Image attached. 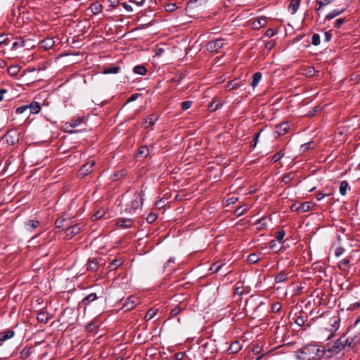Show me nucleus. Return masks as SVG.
Segmentation results:
<instances>
[{
	"instance_id": "26",
	"label": "nucleus",
	"mask_w": 360,
	"mask_h": 360,
	"mask_svg": "<svg viewBox=\"0 0 360 360\" xmlns=\"http://www.w3.org/2000/svg\"><path fill=\"white\" fill-rule=\"evenodd\" d=\"M349 188V184L346 181H342L340 185V193L342 195H346L347 190Z\"/></svg>"
},
{
	"instance_id": "22",
	"label": "nucleus",
	"mask_w": 360,
	"mask_h": 360,
	"mask_svg": "<svg viewBox=\"0 0 360 360\" xmlns=\"http://www.w3.org/2000/svg\"><path fill=\"white\" fill-rule=\"evenodd\" d=\"M39 226V221L36 220H30L26 222V227L27 231H32Z\"/></svg>"
},
{
	"instance_id": "34",
	"label": "nucleus",
	"mask_w": 360,
	"mask_h": 360,
	"mask_svg": "<svg viewBox=\"0 0 360 360\" xmlns=\"http://www.w3.org/2000/svg\"><path fill=\"white\" fill-rule=\"evenodd\" d=\"M349 263V260L347 259H344L342 260H341L339 263H338V267L342 270V271H346L347 270V266L348 265V264Z\"/></svg>"
},
{
	"instance_id": "37",
	"label": "nucleus",
	"mask_w": 360,
	"mask_h": 360,
	"mask_svg": "<svg viewBox=\"0 0 360 360\" xmlns=\"http://www.w3.org/2000/svg\"><path fill=\"white\" fill-rule=\"evenodd\" d=\"M285 235V232L283 230L279 231L276 234V241L281 243Z\"/></svg>"
},
{
	"instance_id": "45",
	"label": "nucleus",
	"mask_w": 360,
	"mask_h": 360,
	"mask_svg": "<svg viewBox=\"0 0 360 360\" xmlns=\"http://www.w3.org/2000/svg\"><path fill=\"white\" fill-rule=\"evenodd\" d=\"M157 219V215L154 213H150L146 217V221L148 223H153Z\"/></svg>"
},
{
	"instance_id": "60",
	"label": "nucleus",
	"mask_w": 360,
	"mask_h": 360,
	"mask_svg": "<svg viewBox=\"0 0 360 360\" xmlns=\"http://www.w3.org/2000/svg\"><path fill=\"white\" fill-rule=\"evenodd\" d=\"M331 37H332V35L329 32H326L323 34L324 41L326 42L330 41L331 39Z\"/></svg>"
},
{
	"instance_id": "64",
	"label": "nucleus",
	"mask_w": 360,
	"mask_h": 360,
	"mask_svg": "<svg viewBox=\"0 0 360 360\" xmlns=\"http://www.w3.org/2000/svg\"><path fill=\"white\" fill-rule=\"evenodd\" d=\"M96 328V326H95L93 323H90L86 325V330L89 331H93Z\"/></svg>"
},
{
	"instance_id": "13",
	"label": "nucleus",
	"mask_w": 360,
	"mask_h": 360,
	"mask_svg": "<svg viewBox=\"0 0 360 360\" xmlns=\"http://www.w3.org/2000/svg\"><path fill=\"white\" fill-rule=\"evenodd\" d=\"M158 120V116H156L155 115H150L146 117L145 120V124L146 127H152L154 125V124L156 122V121Z\"/></svg>"
},
{
	"instance_id": "4",
	"label": "nucleus",
	"mask_w": 360,
	"mask_h": 360,
	"mask_svg": "<svg viewBox=\"0 0 360 360\" xmlns=\"http://www.w3.org/2000/svg\"><path fill=\"white\" fill-rule=\"evenodd\" d=\"M143 198L141 193H136L133 198L130 202V205H129L127 210H129V212H131V210H136L139 207H140L143 204Z\"/></svg>"
},
{
	"instance_id": "49",
	"label": "nucleus",
	"mask_w": 360,
	"mask_h": 360,
	"mask_svg": "<svg viewBox=\"0 0 360 360\" xmlns=\"http://www.w3.org/2000/svg\"><path fill=\"white\" fill-rule=\"evenodd\" d=\"M221 266H222V264L217 266L215 264H213L210 266V270L216 273V272H218L221 269Z\"/></svg>"
},
{
	"instance_id": "5",
	"label": "nucleus",
	"mask_w": 360,
	"mask_h": 360,
	"mask_svg": "<svg viewBox=\"0 0 360 360\" xmlns=\"http://www.w3.org/2000/svg\"><path fill=\"white\" fill-rule=\"evenodd\" d=\"M340 324V316H331L329 318L328 321V324L326 326V329L328 331L331 332V333H335L338 330Z\"/></svg>"
},
{
	"instance_id": "42",
	"label": "nucleus",
	"mask_w": 360,
	"mask_h": 360,
	"mask_svg": "<svg viewBox=\"0 0 360 360\" xmlns=\"http://www.w3.org/2000/svg\"><path fill=\"white\" fill-rule=\"evenodd\" d=\"M96 299V293H91L89 294V295H87L84 300H83V302H91V301H94Z\"/></svg>"
},
{
	"instance_id": "36",
	"label": "nucleus",
	"mask_w": 360,
	"mask_h": 360,
	"mask_svg": "<svg viewBox=\"0 0 360 360\" xmlns=\"http://www.w3.org/2000/svg\"><path fill=\"white\" fill-rule=\"evenodd\" d=\"M311 44L314 46L320 44V36L319 34H314L311 37Z\"/></svg>"
},
{
	"instance_id": "33",
	"label": "nucleus",
	"mask_w": 360,
	"mask_h": 360,
	"mask_svg": "<svg viewBox=\"0 0 360 360\" xmlns=\"http://www.w3.org/2000/svg\"><path fill=\"white\" fill-rule=\"evenodd\" d=\"M334 1V0H316V3L319 5L318 10L321 9L323 6H326Z\"/></svg>"
},
{
	"instance_id": "44",
	"label": "nucleus",
	"mask_w": 360,
	"mask_h": 360,
	"mask_svg": "<svg viewBox=\"0 0 360 360\" xmlns=\"http://www.w3.org/2000/svg\"><path fill=\"white\" fill-rule=\"evenodd\" d=\"M191 105H192V101H184L181 104V108L184 110H188V108H190Z\"/></svg>"
},
{
	"instance_id": "6",
	"label": "nucleus",
	"mask_w": 360,
	"mask_h": 360,
	"mask_svg": "<svg viewBox=\"0 0 360 360\" xmlns=\"http://www.w3.org/2000/svg\"><path fill=\"white\" fill-rule=\"evenodd\" d=\"M82 230V226L79 224H75L68 227L65 229L66 237L71 238L74 236L78 234Z\"/></svg>"
},
{
	"instance_id": "59",
	"label": "nucleus",
	"mask_w": 360,
	"mask_h": 360,
	"mask_svg": "<svg viewBox=\"0 0 360 360\" xmlns=\"http://www.w3.org/2000/svg\"><path fill=\"white\" fill-rule=\"evenodd\" d=\"M276 33V31H274L273 29H268L265 32V35L269 37H271L274 36Z\"/></svg>"
},
{
	"instance_id": "20",
	"label": "nucleus",
	"mask_w": 360,
	"mask_h": 360,
	"mask_svg": "<svg viewBox=\"0 0 360 360\" xmlns=\"http://www.w3.org/2000/svg\"><path fill=\"white\" fill-rule=\"evenodd\" d=\"M262 77V76L260 72H255L252 76V81L251 83V86L253 88H255L257 86V84H259V82L261 81Z\"/></svg>"
},
{
	"instance_id": "40",
	"label": "nucleus",
	"mask_w": 360,
	"mask_h": 360,
	"mask_svg": "<svg viewBox=\"0 0 360 360\" xmlns=\"http://www.w3.org/2000/svg\"><path fill=\"white\" fill-rule=\"evenodd\" d=\"M25 45V41L22 40V39H19L18 41H15L13 44V49H17V48H19V47H24Z\"/></svg>"
},
{
	"instance_id": "38",
	"label": "nucleus",
	"mask_w": 360,
	"mask_h": 360,
	"mask_svg": "<svg viewBox=\"0 0 360 360\" xmlns=\"http://www.w3.org/2000/svg\"><path fill=\"white\" fill-rule=\"evenodd\" d=\"M281 309V304L280 302H275L271 305V312L278 313Z\"/></svg>"
},
{
	"instance_id": "39",
	"label": "nucleus",
	"mask_w": 360,
	"mask_h": 360,
	"mask_svg": "<svg viewBox=\"0 0 360 360\" xmlns=\"http://www.w3.org/2000/svg\"><path fill=\"white\" fill-rule=\"evenodd\" d=\"M294 178V175L292 174H285L283 179H282V181L287 184H289Z\"/></svg>"
},
{
	"instance_id": "63",
	"label": "nucleus",
	"mask_w": 360,
	"mask_h": 360,
	"mask_svg": "<svg viewBox=\"0 0 360 360\" xmlns=\"http://www.w3.org/2000/svg\"><path fill=\"white\" fill-rule=\"evenodd\" d=\"M270 248L274 251H278V250L276 248V240H273L270 242Z\"/></svg>"
},
{
	"instance_id": "58",
	"label": "nucleus",
	"mask_w": 360,
	"mask_h": 360,
	"mask_svg": "<svg viewBox=\"0 0 360 360\" xmlns=\"http://www.w3.org/2000/svg\"><path fill=\"white\" fill-rule=\"evenodd\" d=\"M245 210L246 208H244L243 206H240L236 210L235 212L237 215L240 216L244 213Z\"/></svg>"
},
{
	"instance_id": "15",
	"label": "nucleus",
	"mask_w": 360,
	"mask_h": 360,
	"mask_svg": "<svg viewBox=\"0 0 360 360\" xmlns=\"http://www.w3.org/2000/svg\"><path fill=\"white\" fill-rule=\"evenodd\" d=\"M15 335L14 331L13 330H6L0 333V341H6L11 338H13Z\"/></svg>"
},
{
	"instance_id": "43",
	"label": "nucleus",
	"mask_w": 360,
	"mask_h": 360,
	"mask_svg": "<svg viewBox=\"0 0 360 360\" xmlns=\"http://www.w3.org/2000/svg\"><path fill=\"white\" fill-rule=\"evenodd\" d=\"M166 11L172 12L176 9V6L174 4H168L165 6Z\"/></svg>"
},
{
	"instance_id": "28",
	"label": "nucleus",
	"mask_w": 360,
	"mask_h": 360,
	"mask_svg": "<svg viewBox=\"0 0 360 360\" xmlns=\"http://www.w3.org/2000/svg\"><path fill=\"white\" fill-rule=\"evenodd\" d=\"M314 143L312 141H310V142L302 144L300 146V151L302 153H305L307 150H309L310 148H314Z\"/></svg>"
},
{
	"instance_id": "1",
	"label": "nucleus",
	"mask_w": 360,
	"mask_h": 360,
	"mask_svg": "<svg viewBox=\"0 0 360 360\" xmlns=\"http://www.w3.org/2000/svg\"><path fill=\"white\" fill-rule=\"evenodd\" d=\"M324 352V349L316 345H308L300 349L295 356L297 360H319Z\"/></svg>"
},
{
	"instance_id": "52",
	"label": "nucleus",
	"mask_w": 360,
	"mask_h": 360,
	"mask_svg": "<svg viewBox=\"0 0 360 360\" xmlns=\"http://www.w3.org/2000/svg\"><path fill=\"white\" fill-rule=\"evenodd\" d=\"M19 71L18 66H13L9 68L8 72L11 75H15Z\"/></svg>"
},
{
	"instance_id": "53",
	"label": "nucleus",
	"mask_w": 360,
	"mask_h": 360,
	"mask_svg": "<svg viewBox=\"0 0 360 360\" xmlns=\"http://www.w3.org/2000/svg\"><path fill=\"white\" fill-rule=\"evenodd\" d=\"M314 73H315L314 68L310 67V68L307 69L305 74H306L307 76L311 77V76H313L314 75Z\"/></svg>"
},
{
	"instance_id": "51",
	"label": "nucleus",
	"mask_w": 360,
	"mask_h": 360,
	"mask_svg": "<svg viewBox=\"0 0 360 360\" xmlns=\"http://www.w3.org/2000/svg\"><path fill=\"white\" fill-rule=\"evenodd\" d=\"M37 319L39 322L46 323L49 321L50 316H37Z\"/></svg>"
},
{
	"instance_id": "8",
	"label": "nucleus",
	"mask_w": 360,
	"mask_h": 360,
	"mask_svg": "<svg viewBox=\"0 0 360 360\" xmlns=\"http://www.w3.org/2000/svg\"><path fill=\"white\" fill-rule=\"evenodd\" d=\"M136 297H129L122 307L123 312L125 313L134 309L136 304Z\"/></svg>"
},
{
	"instance_id": "19",
	"label": "nucleus",
	"mask_w": 360,
	"mask_h": 360,
	"mask_svg": "<svg viewBox=\"0 0 360 360\" xmlns=\"http://www.w3.org/2000/svg\"><path fill=\"white\" fill-rule=\"evenodd\" d=\"M304 317L307 318V316H289V318H291L290 321H293L298 326L304 325L305 322Z\"/></svg>"
},
{
	"instance_id": "29",
	"label": "nucleus",
	"mask_w": 360,
	"mask_h": 360,
	"mask_svg": "<svg viewBox=\"0 0 360 360\" xmlns=\"http://www.w3.org/2000/svg\"><path fill=\"white\" fill-rule=\"evenodd\" d=\"M134 71L136 74L144 75L147 70L146 68L143 65H136L134 68Z\"/></svg>"
},
{
	"instance_id": "62",
	"label": "nucleus",
	"mask_w": 360,
	"mask_h": 360,
	"mask_svg": "<svg viewBox=\"0 0 360 360\" xmlns=\"http://www.w3.org/2000/svg\"><path fill=\"white\" fill-rule=\"evenodd\" d=\"M122 7H123L126 11H127L128 12H131V11H132V10H133V9H132V7H131L129 4H128L127 3H126V2L122 3Z\"/></svg>"
},
{
	"instance_id": "41",
	"label": "nucleus",
	"mask_w": 360,
	"mask_h": 360,
	"mask_svg": "<svg viewBox=\"0 0 360 360\" xmlns=\"http://www.w3.org/2000/svg\"><path fill=\"white\" fill-rule=\"evenodd\" d=\"M73 126L71 124L70 122H66L64 126H63V129L64 131H67V132H70V133H72L74 132L73 131Z\"/></svg>"
},
{
	"instance_id": "7",
	"label": "nucleus",
	"mask_w": 360,
	"mask_h": 360,
	"mask_svg": "<svg viewBox=\"0 0 360 360\" xmlns=\"http://www.w3.org/2000/svg\"><path fill=\"white\" fill-rule=\"evenodd\" d=\"M95 165L94 160H90L82 166L79 170V176H84L91 172L93 166Z\"/></svg>"
},
{
	"instance_id": "56",
	"label": "nucleus",
	"mask_w": 360,
	"mask_h": 360,
	"mask_svg": "<svg viewBox=\"0 0 360 360\" xmlns=\"http://www.w3.org/2000/svg\"><path fill=\"white\" fill-rule=\"evenodd\" d=\"M105 214L104 211L98 210L94 214V217L96 219L102 218Z\"/></svg>"
},
{
	"instance_id": "27",
	"label": "nucleus",
	"mask_w": 360,
	"mask_h": 360,
	"mask_svg": "<svg viewBox=\"0 0 360 360\" xmlns=\"http://www.w3.org/2000/svg\"><path fill=\"white\" fill-rule=\"evenodd\" d=\"M148 153H149L148 148L146 146H143L140 147L139 149L138 156L140 158H145L148 155Z\"/></svg>"
},
{
	"instance_id": "50",
	"label": "nucleus",
	"mask_w": 360,
	"mask_h": 360,
	"mask_svg": "<svg viewBox=\"0 0 360 360\" xmlns=\"http://www.w3.org/2000/svg\"><path fill=\"white\" fill-rule=\"evenodd\" d=\"M345 22V18H338L334 22V27L338 28L340 27Z\"/></svg>"
},
{
	"instance_id": "21",
	"label": "nucleus",
	"mask_w": 360,
	"mask_h": 360,
	"mask_svg": "<svg viewBox=\"0 0 360 360\" xmlns=\"http://www.w3.org/2000/svg\"><path fill=\"white\" fill-rule=\"evenodd\" d=\"M345 11V9H335V10H333L332 11H330L328 14L326 15V20H331L333 18H334L335 17H336L337 15L341 14L342 13H343V11Z\"/></svg>"
},
{
	"instance_id": "25",
	"label": "nucleus",
	"mask_w": 360,
	"mask_h": 360,
	"mask_svg": "<svg viewBox=\"0 0 360 360\" xmlns=\"http://www.w3.org/2000/svg\"><path fill=\"white\" fill-rule=\"evenodd\" d=\"M240 349H241V347H240V343L238 342H235L230 345V347L229 348V351L231 353H236L238 351H240Z\"/></svg>"
},
{
	"instance_id": "57",
	"label": "nucleus",
	"mask_w": 360,
	"mask_h": 360,
	"mask_svg": "<svg viewBox=\"0 0 360 360\" xmlns=\"http://www.w3.org/2000/svg\"><path fill=\"white\" fill-rule=\"evenodd\" d=\"M27 110H28L27 105L20 106L16 109V112L18 114H22Z\"/></svg>"
},
{
	"instance_id": "48",
	"label": "nucleus",
	"mask_w": 360,
	"mask_h": 360,
	"mask_svg": "<svg viewBox=\"0 0 360 360\" xmlns=\"http://www.w3.org/2000/svg\"><path fill=\"white\" fill-rule=\"evenodd\" d=\"M283 156V153H282L281 152H279V153H277L276 154H275L273 157H272V160L276 162L277 161H278L279 160H281L282 158V157Z\"/></svg>"
},
{
	"instance_id": "16",
	"label": "nucleus",
	"mask_w": 360,
	"mask_h": 360,
	"mask_svg": "<svg viewBox=\"0 0 360 360\" xmlns=\"http://www.w3.org/2000/svg\"><path fill=\"white\" fill-rule=\"evenodd\" d=\"M102 8V5L98 2L91 4L89 8V9L93 13V14H97L100 13Z\"/></svg>"
},
{
	"instance_id": "47",
	"label": "nucleus",
	"mask_w": 360,
	"mask_h": 360,
	"mask_svg": "<svg viewBox=\"0 0 360 360\" xmlns=\"http://www.w3.org/2000/svg\"><path fill=\"white\" fill-rule=\"evenodd\" d=\"M344 248H342V247H337L335 249V255L336 257H340V255H342L344 252Z\"/></svg>"
},
{
	"instance_id": "10",
	"label": "nucleus",
	"mask_w": 360,
	"mask_h": 360,
	"mask_svg": "<svg viewBox=\"0 0 360 360\" xmlns=\"http://www.w3.org/2000/svg\"><path fill=\"white\" fill-rule=\"evenodd\" d=\"M117 224L120 228L129 229L132 227L134 223L131 219H121L118 220Z\"/></svg>"
},
{
	"instance_id": "24",
	"label": "nucleus",
	"mask_w": 360,
	"mask_h": 360,
	"mask_svg": "<svg viewBox=\"0 0 360 360\" xmlns=\"http://www.w3.org/2000/svg\"><path fill=\"white\" fill-rule=\"evenodd\" d=\"M240 86V82L239 81L235 79V80H232V81L229 82L227 84L226 89L228 90H232V89H238Z\"/></svg>"
},
{
	"instance_id": "9",
	"label": "nucleus",
	"mask_w": 360,
	"mask_h": 360,
	"mask_svg": "<svg viewBox=\"0 0 360 360\" xmlns=\"http://www.w3.org/2000/svg\"><path fill=\"white\" fill-rule=\"evenodd\" d=\"M266 25V18L265 17H259L255 19L252 23V27L255 30H259Z\"/></svg>"
},
{
	"instance_id": "23",
	"label": "nucleus",
	"mask_w": 360,
	"mask_h": 360,
	"mask_svg": "<svg viewBox=\"0 0 360 360\" xmlns=\"http://www.w3.org/2000/svg\"><path fill=\"white\" fill-rule=\"evenodd\" d=\"M288 278V274L285 271H281L276 275L275 281L276 283H281L286 281Z\"/></svg>"
},
{
	"instance_id": "30",
	"label": "nucleus",
	"mask_w": 360,
	"mask_h": 360,
	"mask_svg": "<svg viewBox=\"0 0 360 360\" xmlns=\"http://www.w3.org/2000/svg\"><path fill=\"white\" fill-rule=\"evenodd\" d=\"M120 69V68L117 67V66L112 67V68H110L105 69L103 71V73L105 74V75H108V74H117L119 72Z\"/></svg>"
},
{
	"instance_id": "17",
	"label": "nucleus",
	"mask_w": 360,
	"mask_h": 360,
	"mask_svg": "<svg viewBox=\"0 0 360 360\" xmlns=\"http://www.w3.org/2000/svg\"><path fill=\"white\" fill-rule=\"evenodd\" d=\"M55 42L53 38H46L41 41L42 46L45 49H49L52 48Z\"/></svg>"
},
{
	"instance_id": "55",
	"label": "nucleus",
	"mask_w": 360,
	"mask_h": 360,
	"mask_svg": "<svg viewBox=\"0 0 360 360\" xmlns=\"http://www.w3.org/2000/svg\"><path fill=\"white\" fill-rule=\"evenodd\" d=\"M159 312V309H154V308H151L150 309H148L146 312V315H151V316H153V315H156Z\"/></svg>"
},
{
	"instance_id": "11",
	"label": "nucleus",
	"mask_w": 360,
	"mask_h": 360,
	"mask_svg": "<svg viewBox=\"0 0 360 360\" xmlns=\"http://www.w3.org/2000/svg\"><path fill=\"white\" fill-rule=\"evenodd\" d=\"M289 130V125L288 122H283L276 126V132L278 136L286 134Z\"/></svg>"
},
{
	"instance_id": "35",
	"label": "nucleus",
	"mask_w": 360,
	"mask_h": 360,
	"mask_svg": "<svg viewBox=\"0 0 360 360\" xmlns=\"http://www.w3.org/2000/svg\"><path fill=\"white\" fill-rule=\"evenodd\" d=\"M259 259V258L257 254H250L247 258V261L251 264L256 263Z\"/></svg>"
},
{
	"instance_id": "14",
	"label": "nucleus",
	"mask_w": 360,
	"mask_h": 360,
	"mask_svg": "<svg viewBox=\"0 0 360 360\" xmlns=\"http://www.w3.org/2000/svg\"><path fill=\"white\" fill-rule=\"evenodd\" d=\"M28 110H30V113L37 114L41 110V105L37 102H32L31 104L27 105Z\"/></svg>"
},
{
	"instance_id": "61",
	"label": "nucleus",
	"mask_w": 360,
	"mask_h": 360,
	"mask_svg": "<svg viewBox=\"0 0 360 360\" xmlns=\"http://www.w3.org/2000/svg\"><path fill=\"white\" fill-rule=\"evenodd\" d=\"M181 312V311L180 307H175L173 309H172V311H170V315H173V316L178 315Z\"/></svg>"
},
{
	"instance_id": "2",
	"label": "nucleus",
	"mask_w": 360,
	"mask_h": 360,
	"mask_svg": "<svg viewBox=\"0 0 360 360\" xmlns=\"http://www.w3.org/2000/svg\"><path fill=\"white\" fill-rule=\"evenodd\" d=\"M347 347L349 348V344L347 335H345L341 336L335 342L333 345L330 349H328V352L332 354H337L340 351L346 349Z\"/></svg>"
},
{
	"instance_id": "3",
	"label": "nucleus",
	"mask_w": 360,
	"mask_h": 360,
	"mask_svg": "<svg viewBox=\"0 0 360 360\" xmlns=\"http://www.w3.org/2000/svg\"><path fill=\"white\" fill-rule=\"evenodd\" d=\"M225 45L224 39H217L215 40L210 41L206 45L207 50L211 52H218Z\"/></svg>"
},
{
	"instance_id": "12",
	"label": "nucleus",
	"mask_w": 360,
	"mask_h": 360,
	"mask_svg": "<svg viewBox=\"0 0 360 360\" xmlns=\"http://www.w3.org/2000/svg\"><path fill=\"white\" fill-rule=\"evenodd\" d=\"M349 344V348L354 347L357 345H360V334L354 335L353 336H347Z\"/></svg>"
},
{
	"instance_id": "31",
	"label": "nucleus",
	"mask_w": 360,
	"mask_h": 360,
	"mask_svg": "<svg viewBox=\"0 0 360 360\" xmlns=\"http://www.w3.org/2000/svg\"><path fill=\"white\" fill-rule=\"evenodd\" d=\"M221 103L217 101H214L210 103L208 108L210 111L214 112L219 108Z\"/></svg>"
},
{
	"instance_id": "46",
	"label": "nucleus",
	"mask_w": 360,
	"mask_h": 360,
	"mask_svg": "<svg viewBox=\"0 0 360 360\" xmlns=\"http://www.w3.org/2000/svg\"><path fill=\"white\" fill-rule=\"evenodd\" d=\"M259 134H260V132L259 133H257L255 134V136L251 142V147L252 148H255L256 146H257V143L258 142V139H259Z\"/></svg>"
},
{
	"instance_id": "32",
	"label": "nucleus",
	"mask_w": 360,
	"mask_h": 360,
	"mask_svg": "<svg viewBox=\"0 0 360 360\" xmlns=\"http://www.w3.org/2000/svg\"><path fill=\"white\" fill-rule=\"evenodd\" d=\"M310 207H311L310 202H305L301 204L298 207V208H297V210H300L302 212H305L309 211L310 210Z\"/></svg>"
},
{
	"instance_id": "54",
	"label": "nucleus",
	"mask_w": 360,
	"mask_h": 360,
	"mask_svg": "<svg viewBox=\"0 0 360 360\" xmlns=\"http://www.w3.org/2000/svg\"><path fill=\"white\" fill-rule=\"evenodd\" d=\"M81 122H82L81 118H77L75 120H72L70 121V123L73 126L74 128L77 127L78 125H79L81 124Z\"/></svg>"
},
{
	"instance_id": "18",
	"label": "nucleus",
	"mask_w": 360,
	"mask_h": 360,
	"mask_svg": "<svg viewBox=\"0 0 360 360\" xmlns=\"http://www.w3.org/2000/svg\"><path fill=\"white\" fill-rule=\"evenodd\" d=\"M300 6V0H291L289 5V10L292 14H295Z\"/></svg>"
}]
</instances>
